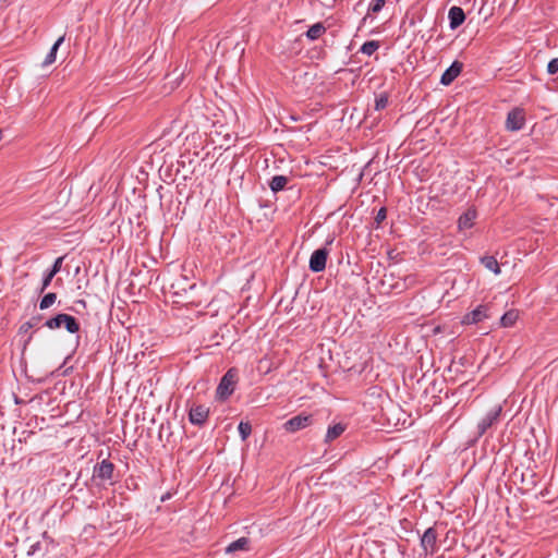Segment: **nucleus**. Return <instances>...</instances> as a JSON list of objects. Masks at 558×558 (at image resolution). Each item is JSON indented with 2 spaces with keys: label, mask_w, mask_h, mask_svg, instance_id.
<instances>
[{
  "label": "nucleus",
  "mask_w": 558,
  "mask_h": 558,
  "mask_svg": "<svg viewBox=\"0 0 558 558\" xmlns=\"http://www.w3.org/2000/svg\"><path fill=\"white\" fill-rule=\"evenodd\" d=\"M238 380V371L235 368H230L220 379V383L217 387V395L221 399H227L231 396L235 389V384Z\"/></svg>",
  "instance_id": "f257e3e1"
},
{
  "label": "nucleus",
  "mask_w": 558,
  "mask_h": 558,
  "mask_svg": "<svg viewBox=\"0 0 558 558\" xmlns=\"http://www.w3.org/2000/svg\"><path fill=\"white\" fill-rule=\"evenodd\" d=\"M477 218V211L475 208H468L458 219L459 230H466L474 226L475 219Z\"/></svg>",
  "instance_id": "9b49d317"
},
{
  "label": "nucleus",
  "mask_w": 558,
  "mask_h": 558,
  "mask_svg": "<svg viewBox=\"0 0 558 558\" xmlns=\"http://www.w3.org/2000/svg\"><path fill=\"white\" fill-rule=\"evenodd\" d=\"M289 179L286 175H275L269 182V187L274 193L282 191L288 184Z\"/></svg>",
  "instance_id": "dca6fc26"
},
{
  "label": "nucleus",
  "mask_w": 558,
  "mask_h": 558,
  "mask_svg": "<svg viewBox=\"0 0 558 558\" xmlns=\"http://www.w3.org/2000/svg\"><path fill=\"white\" fill-rule=\"evenodd\" d=\"M347 425L342 423H336L329 426L325 436V442L329 444L335 439L339 438L345 430Z\"/></svg>",
  "instance_id": "4468645a"
},
{
  "label": "nucleus",
  "mask_w": 558,
  "mask_h": 558,
  "mask_svg": "<svg viewBox=\"0 0 558 558\" xmlns=\"http://www.w3.org/2000/svg\"><path fill=\"white\" fill-rule=\"evenodd\" d=\"M239 434L241 436V439L244 441L248 438V436L252 433V425L250 422H240L238 426Z\"/></svg>",
  "instance_id": "393cba45"
},
{
  "label": "nucleus",
  "mask_w": 558,
  "mask_h": 558,
  "mask_svg": "<svg viewBox=\"0 0 558 558\" xmlns=\"http://www.w3.org/2000/svg\"><path fill=\"white\" fill-rule=\"evenodd\" d=\"M481 263L485 268L493 271L495 275L500 274V267L498 260L494 256H484L481 258Z\"/></svg>",
  "instance_id": "a211bd4d"
},
{
  "label": "nucleus",
  "mask_w": 558,
  "mask_h": 558,
  "mask_svg": "<svg viewBox=\"0 0 558 558\" xmlns=\"http://www.w3.org/2000/svg\"><path fill=\"white\" fill-rule=\"evenodd\" d=\"M379 47H380L379 41L369 40L362 45V47L360 48V52H362L366 56H372L375 51H377L379 49Z\"/></svg>",
  "instance_id": "412c9836"
},
{
  "label": "nucleus",
  "mask_w": 558,
  "mask_h": 558,
  "mask_svg": "<svg viewBox=\"0 0 558 558\" xmlns=\"http://www.w3.org/2000/svg\"><path fill=\"white\" fill-rule=\"evenodd\" d=\"M46 274L53 278L58 272L53 268H50Z\"/></svg>",
  "instance_id": "2f4dec72"
},
{
  "label": "nucleus",
  "mask_w": 558,
  "mask_h": 558,
  "mask_svg": "<svg viewBox=\"0 0 558 558\" xmlns=\"http://www.w3.org/2000/svg\"><path fill=\"white\" fill-rule=\"evenodd\" d=\"M487 317H488L487 306L478 305L475 310L471 311L470 313H468L463 316L462 324H464V325L477 324Z\"/></svg>",
  "instance_id": "1a4fd4ad"
},
{
  "label": "nucleus",
  "mask_w": 558,
  "mask_h": 558,
  "mask_svg": "<svg viewBox=\"0 0 558 558\" xmlns=\"http://www.w3.org/2000/svg\"><path fill=\"white\" fill-rule=\"evenodd\" d=\"M518 319V313L509 311L501 316L500 324L502 327H511Z\"/></svg>",
  "instance_id": "4be33fe9"
},
{
  "label": "nucleus",
  "mask_w": 558,
  "mask_h": 558,
  "mask_svg": "<svg viewBox=\"0 0 558 558\" xmlns=\"http://www.w3.org/2000/svg\"><path fill=\"white\" fill-rule=\"evenodd\" d=\"M41 320V316H33L29 320L25 322L21 327V332H27L29 329L37 327Z\"/></svg>",
  "instance_id": "a878e982"
},
{
  "label": "nucleus",
  "mask_w": 558,
  "mask_h": 558,
  "mask_svg": "<svg viewBox=\"0 0 558 558\" xmlns=\"http://www.w3.org/2000/svg\"><path fill=\"white\" fill-rule=\"evenodd\" d=\"M421 546L424 549V551L427 554H434L437 550V532L434 527H428L422 538H421Z\"/></svg>",
  "instance_id": "0eeeda50"
},
{
  "label": "nucleus",
  "mask_w": 558,
  "mask_h": 558,
  "mask_svg": "<svg viewBox=\"0 0 558 558\" xmlns=\"http://www.w3.org/2000/svg\"><path fill=\"white\" fill-rule=\"evenodd\" d=\"M250 538L247 537H240L238 538L236 541L230 543L227 547H226V553L227 554H233L238 550H242V551H248L250 550Z\"/></svg>",
  "instance_id": "ddd939ff"
},
{
  "label": "nucleus",
  "mask_w": 558,
  "mask_h": 558,
  "mask_svg": "<svg viewBox=\"0 0 558 558\" xmlns=\"http://www.w3.org/2000/svg\"><path fill=\"white\" fill-rule=\"evenodd\" d=\"M388 105V95L387 94H380L379 96L376 97L375 99V109L376 110H383L387 107Z\"/></svg>",
  "instance_id": "bb28decb"
},
{
  "label": "nucleus",
  "mask_w": 558,
  "mask_h": 558,
  "mask_svg": "<svg viewBox=\"0 0 558 558\" xmlns=\"http://www.w3.org/2000/svg\"><path fill=\"white\" fill-rule=\"evenodd\" d=\"M329 251L326 247L314 251L310 258L308 267L313 272L325 270Z\"/></svg>",
  "instance_id": "39448f33"
},
{
  "label": "nucleus",
  "mask_w": 558,
  "mask_h": 558,
  "mask_svg": "<svg viewBox=\"0 0 558 558\" xmlns=\"http://www.w3.org/2000/svg\"><path fill=\"white\" fill-rule=\"evenodd\" d=\"M114 464L105 459L94 468V477L102 482L111 481L113 477Z\"/></svg>",
  "instance_id": "423d86ee"
},
{
  "label": "nucleus",
  "mask_w": 558,
  "mask_h": 558,
  "mask_svg": "<svg viewBox=\"0 0 558 558\" xmlns=\"http://www.w3.org/2000/svg\"><path fill=\"white\" fill-rule=\"evenodd\" d=\"M463 64L459 61H453L452 64L442 73L440 83L445 86L450 85L461 73Z\"/></svg>",
  "instance_id": "9d476101"
},
{
  "label": "nucleus",
  "mask_w": 558,
  "mask_h": 558,
  "mask_svg": "<svg viewBox=\"0 0 558 558\" xmlns=\"http://www.w3.org/2000/svg\"><path fill=\"white\" fill-rule=\"evenodd\" d=\"M449 26L451 29H457L465 21V13L460 7H451L448 12Z\"/></svg>",
  "instance_id": "f8f14e48"
},
{
  "label": "nucleus",
  "mask_w": 558,
  "mask_h": 558,
  "mask_svg": "<svg viewBox=\"0 0 558 558\" xmlns=\"http://www.w3.org/2000/svg\"><path fill=\"white\" fill-rule=\"evenodd\" d=\"M52 277L45 274L39 292L43 293L51 283Z\"/></svg>",
  "instance_id": "c756f323"
},
{
  "label": "nucleus",
  "mask_w": 558,
  "mask_h": 558,
  "mask_svg": "<svg viewBox=\"0 0 558 558\" xmlns=\"http://www.w3.org/2000/svg\"><path fill=\"white\" fill-rule=\"evenodd\" d=\"M501 411V405H496L478 422L477 432L480 436H483L488 428H490L499 421Z\"/></svg>",
  "instance_id": "20e7f679"
},
{
  "label": "nucleus",
  "mask_w": 558,
  "mask_h": 558,
  "mask_svg": "<svg viewBox=\"0 0 558 558\" xmlns=\"http://www.w3.org/2000/svg\"><path fill=\"white\" fill-rule=\"evenodd\" d=\"M63 317H64L63 313L58 314L54 317H51V318L47 319L45 322L44 326L49 328V329H58L61 326H63Z\"/></svg>",
  "instance_id": "5701e85b"
},
{
  "label": "nucleus",
  "mask_w": 558,
  "mask_h": 558,
  "mask_svg": "<svg viewBox=\"0 0 558 558\" xmlns=\"http://www.w3.org/2000/svg\"><path fill=\"white\" fill-rule=\"evenodd\" d=\"M63 326L70 333H75L80 330V323L74 316H71L69 314H64Z\"/></svg>",
  "instance_id": "6ab92c4d"
},
{
  "label": "nucleus",
  "mask_w": 558,
  "mask_h": 558,
  "mask_svg": "<svg viewBox=\"0 0 558 558\" xmlns=\"http://www.w3.org/2000/svg\"><path fill=\"white\" fill-rule=\"evenodd\" d=\"M386 218L387 209L385 207H381L375 216V222L379 226Z\"/></svg>",
  "instance_id": "c85d7f7f"
},
{
  "label": "nucleus",
  "mask_w": 558,
  "mask_h": 558,
  "mask_svg": "<svg viewBox=\"0 0 558 558\" xmlns=\"http://www.w3.org/2000/svg\"><path fill=\"white\" fill-rule=\"evenodd\" d=\"M63 259H64V256L58 257L54 260V263H53L51 268H53L57 272H59L61 270Z\"/></svg>",
  "instance_id": "7c9ffc66"
},
{
  "label": "nucleus",
  "mask_w": 558,
  "mask_h": 558,
  "mask_svg": "<svg viewBox=\"0 0 558 558\" xmlns=\"http://www.w3.org/2000/svg\"><path fill=\"white\" fill-rule=\"evenodd\" d=\"M312 423H313L312 414L301 413V414H298V415L291 417L290 420H288L283 424V428L288 433H295V432L306 428L307 426L312 425Z\"/></svg>",
  "instance_id": "f03ea898"
},
{
  "label": "nucleus",
  "mask_w": 558,
  "mask_h": 558,
  "mask_svg": "<svg viewBox=\"0 0 558 558\" xmlns=\"http://www.w3.org/2000/svg\"><path fill=\"white\" fill-rule=\"evenodd\" d=\"M64 41V36H61L57 39V41L52 45L50 51L48 52V54L46 56L44 62H43V65L47 66V65H50L52 64L54 61H56V54H57V51L60 47V45Z\"/></svg>",
  "instance_id": "f3484780"
},
{
  "label": "nucleus",
  "mask_w": 558,
  "mask_h": 558,
  "mask_svg": "<svg viewBox=\"0 0 558 558\" xmlns=\"http://www.w3.org/2000/svg\"><path fill=\"white\" fill-rule=\"evenodd\" d=\"M57 300V294L53 292H49L43 296L39 303L40 310L49 308Z\"/></svg>",
  "instance_id": "b1692460"
},
{
  "label": "nucleus",
  "mask_w": 558,
  "mask_h": 558,
  "mask_svg": "<svg viewBox=\"0 0 558 558\" xmlns=\"http://www.w3.org/2000/svg\"><path fill=\"white\" fill-rule=\"evenodd\" d=\"M209 414V409L203 404L193 405L189 412L190 422L194 425H203Z\"/></svg>",
  "instance_id": "6e6552de"
},
{
  "label": "nucleus",
  "mask_w": 558,
  "mask_h": 558,
  "mask_svg": "<svg viewBox=\"0 0 558 558\" xmlns=\"http://www.w3.org/2000/svg\"><path fill=\"white\" fill-rule=\"evenodd\" d=\"M525 124V113L522 108L515 107L507 114L506 128L509 131H520Z\"/></svg>",
  "instance_id": "7ed1b4c3"
},
{
  "label": "nucleus",
  "mask_w": 558,
  "mask_h": 558,
  "mask_svg": "<svg viewBox=\"0 0 558 558\" xmlns=\"http://www.w3.org/2000/svg\"><path fill=\"white\" fill-rule=\"evenodd\" d=\"M326 33V27L322 22L312 25L305 33L310 40H316Z\"/></svg>",
  "instance_id": "2eb2a0df"
},
{
  "label": "nucleus",
  "mask_w": 558,
  "mask_h": 558,
  "mask_svg": "<svg viewBox=\"0 0 558 558\" xmlns=\"http://www.w3.org/2000/svg\"><path fill=\"white\" fill-rule=\"evenodd\" d=\"M547 72L550 75H554L558 72V58H554L548 62Z\"/></svg>",
  "instance_id": "cd10ccee"
},
{
  "label": "nucleus",
  "mask_w": 558,
  "mask_h": 558,
  "mask_svg": "<svg viewBox=\"0 0 558 558\" xmlns=\"http://www.w3.org/2000/svg\"><path fill=\"white\" fill-rule=\"evenodd\" d=\"M388 1L389 0L373 1L368 7L366 15L363 17L362 23H365L368 16L379 13Z\"/></svg>",
  "instance_id": "aec40b11"
}]
</instances>
